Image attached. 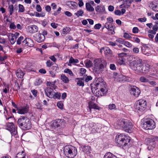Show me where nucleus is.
<instances>
[{
    "instance_id": "obj_1",
    "label": "nucleus",
    "mask_w": 158,
    "mask_h": 158,
    "mask_svg": "<svg viewBox=\"0 0 158 158\" xmlns=\"http://www.w3.org/2000/svg\"><path fill=\"white\" fill-rule=\"evenodd\" d=\"M94 63L93 72L96 74H100L102 73L107 65L106 61L102 58L95 59L94 60Z\"/></svg>"
},
{
    "instance_id": "obj_2",
    "label": "nucleus",
    "mask_w": 158,
    "mask_h": 158,
    "mask_svg": "<svg viewBox=\"0 0 158 158\" xmlns=\"http://www.w3.org/2000/svg\"><path fill=\"white\" fill-rule=\"evenodd\" d=\"M115 141L118 147H124L130 142L131 138L123 134H120L116 137Z\"/></svg>"
},
{
    "instance_id": "obj_3",
    "label": "nucleus",
    "mask_w": 158,
    "mask_h": 158,
    "mask_svg": "<svg viewBox=\"0 0 158 158\" xmlns=\"http://www.w3.org/2000/svg\"><path fill=\"white\" fill-rule=\"evenodd\" d=\"M19 127L23 130H28L31 127V122L27 117L21 116L17 121Z\"/></svg>"
},
{
    "instance_id": "obj_4",
    "label": "nucleus",
    "mask_w": 158,
    "mask_h": 158,
    "mask_svg": "<svg viewBox=\"0 0 158 158\" xmlns=\"http://www.w3.org/2000/svg\"><path fill=\"white\" fill-rule=\"evenodd\" d=\"M117 124L120 127H122L125 131L131 132L132 127V123L128 120L125 119L119 120L118 121Z\"/></svg>"
},
{
    "instance_id": "obj_5",
    "label": "nucleus",
    "mask_w": 158,
    "mask_h": 158,
    "mask_svg": "<svg viewBox=\"0 0 158 158\" xmlns=\"http://www.w3.org/2000/svg\"><path fill=\"white\" fill-rule=\"evenodd\" d=\"M64 151L65 156L69 158H74L77 153V149L71 145L66 146Z\"/></svg>"
},
{
    "instance_id": "obj_6",
    "label": "nucleus",
    "mask_w": 158,
    "mask_h": 158,
    "mask_svg": "<svg viewBox=\"0 0 158 158\" xmlns=\"http://www.w3.org/2000/svg\"><path fill=\"white\" fill-rule=\"evenodd\" d=\"M142 64V60L139 59L130 62V66L131 69L134 70L139 73H141Z\"/></svg>"
},
{
    "instance_id": "obj_7",
    "label": "nucleus",
    "mask_w": 158,
    "mask_h": 158,
    "mask_svg": "<svg viewBox=\"0 0 158 158\" xmlns=\"http://www.w3.org/2000/svg\"><path fill=\"white\" fill-rule=\"evenodd\" d=\"M142 127L147 130L153 129L156 127V123L154 120L151 118L145 119L142 124Z\"/></svg>"
},
{
    "instance_id": "obj_8",
    "label": "nucleus",
    "mask_w": 158,
    "mask_h": 158,
    "mask_svg": "<svg viewBox=\"0 0 158 158\" xmlns=\"http://www.w3.org/2000/svg\"><path fill=\"white\" fill-rule=\"evenodd\" d=\"M5 127L6 129L10 132L12 135H15L17 134V127L15 126L13 123H7Z\"/></svg>"
},
{
    "instance_id": "obj_9",
    "label": "nucleus",
    "mask_w": 158,
    "mask_h": 158,
    "mask_svg": "<svg viewBox=\"0 0 158 158\" xmlns=\"http://www.w3.org/2000/svg\"><path fill=\"white\" fill-rule=\"evenodd\" d=\"M147 106V102L143 99H140L136 102V109L142 111L146 109Z\"/></svg>"
},
{
    "instance_id": "obj_10",
    "label": "nucleus",
    "mask_w": 158,
    "mask_h": 158,
    "mask_svg": "<svg viewBox=\"0 0 158 158\" xmlns=\"http://www.w3.org/2000/svg\"><path fill=\"white\" fill-rule=\"evenodd\" d=\"M147 144L148 146V149L149 151L152 150L155 146V142L153 139L148 138L146 139Z\"/></svg>"
},
{
    "instance_id": "obj_11",
    "label": "nucleus",
    "mask_w": 158,
    "mask_h": 158,
    "mask_svg": "<svg viewBox=\"0 0 158 158\" xmlns=\"http://www.w3.org/2000/svg\"><path fill=\"white\" fill-rule=\"evenodd\" d=\"M22 44L23 47L27 46L33 47L34 45V43L31 39L29 38H26L23 41Z\"/></svg>"
},
{
    "instance_id": "obj_12",
    "label": "nucleus",
    "mask_w": 158,
    "mask_h": 158,
    "mask_svg": "<svg viewBox=\"0 0 158 158\" xmlns=\"http://www.w3.org/2000/svg\"><path fill=\"white\" fill-rule=\"evenodd\" d=\"M45 93L46 95L50 98H54L55 92L51 87H48L45 89Z\"/></svg>"
},
{
    "instance_id": "obj_13",
    "label": "nucleus",
    "mask_w": 158,
    "mask_h": 158,
    "mask_svg": "<svg viewBox=\"0 0 158 158\" xmlns=\"http://www.w3.org/2000/svg\"><path fill=\"white\" fill-rule=\"evenodd\" d=\"M131 93L135 97H137L140 94V91L139 88L135 86H134L131 89Z\"/></svg>"
},
{
    "instance_id": "obj_14",
    "label": "nucleus",
    "mask_w": 158,
    "mask_h": 158,
    "mask_svg": "<svg viewBox=\"0 0 158 158\" xmlns=\"http://www.w3.org/2000/svg\"><path fill=\"white\" fill-rule=\"evenodd\" d=\"M63 121H64L63 119H58L53 121L51 125L52 128L55 129L56 128L59 127L60 126V123L63 122Z\"/></svg>"
},
{
    "instance_id": "obj_15",
    "label": "nucleus",
    "mask_w": 158,
    "mask_h": 158,
    "mask_svg": "<svg viewBox=\"0 0 158 158\" xmlns=\"http://www.w3.org/2000/svg\"><path fill=\"white\" fill-rule=\"evenodd\" d=\"M28 29L29 32L31 33H34L38 31V28L37 26L32 25L29 26Z\"/></svg>"
},
{
    "instance_id": "obj_16",
    "label": "nucleus",
    "mask_w": 158,
    "mask_h": 158,
    "mask_svg": "<svg viewBox=\"0 0 158 158\" xmlns=\"http://www.w3.org/2000/svg\"><path fill=\"white\" fill-rule=\"evenodd\" d=\"M141 68L142 71H141L140 73H146L149 71V70L150 69V65L147 64H145L144 65L142 64V67Z\"/></svg>"
},
{
    "instance_id": "obj_17",
    "label": "nucleus",
    "mask_w": 158,
    "mask_h": 158,
    "mask_svg": "<svg viewBox=\"0 0 158 158\" xmlns=\"http://www.w3.org/2000/svg\"><path fill=\"white\" fill-rule=\"evenodd\" d=\"M152 77L148 75L146 76V77H141L139 79V81L142 83H146L149 82V80H152Z\"/></svg>"
},
{
    "instance_id": "obj_18",
    "label": "nucleus",
    "mask_w": 158,
    "mask_h": 158,
    "mask_svg": "<svg viewBox=\"0 0 158 158\" xmlns=\"http://www.w3.org/2000/svg\"><path fill=\"white\" fill-rule=\"evenodd\" d=\"M28 110L27 106H23L17 109V112L20 114H23L27 113Z\"/></svg>"
},
{
    "instance_id": "obj_19",
    "label": "nucleus",
    "mask_w": 158,
    "mask_h": 158,
    "mask_svg": "<svg viewBox=\"0 0 158 158\" xmlns=\"http://www.w3.org/2000/svg\"><path fill=\"white\" fill-rule=\"evenodd\" d=\"M96 11L99 13H103L105 12V7L102 5H98L95 8Z\"/></svg>"
},
{
    "instance_id": "obj_20",
    "label": "nucleus",
    "mask_w": 158,
    "mask_h": 158,
    "mask_svg": "<svg viewBox=\"0 0 158 158\" xmlns=\"http://www.w3.org/2000/svg\"><path fill=\"white\" fill-rule=\"evenodd\" d=\"M89 108L90 110V111H91L92 109H98V106L96 104L94 103L92 101H90L88 103Z\"/></svg>"
},
{
    "instance_id": "obj_21",
    "label": "nucleus",
    "mask_w": 158,
    "mask_h": 158,
    "mask_svg": "<svg viewBox=\"0 0 158 158\" xmlns=\"http://www.w3.org/2000/svg\"><path fill=\"white\" fill-rule=\"evenodd\" d=\"M45 39V36L41 34H39L37 38H36V41L39 43H40L44 41Z\"/></svg>"
},
{
    "instance_id": "obj_22",
    "label": "nucleus",
    "mask_w": 158,
    "mask_h": 158,
    "mask_svg": "<svg viewBox=\"0 0 158 158\" xmlns=\"http://www.w3.org/2000/svg\"><path fill=\"white\" fill-rule=\"evenodd\" d=\"M9 40L12 44H14L16 42V38L14 36L13 34H10L9 35Z\"/></svg>"
},
{
    "instance_id": "obj_23",
    "label": "nucleus",
    "mask_w": 158,
    "mask_h": 158,
    "mask_svg": "<svg viewBox=\"0 0 158 158\" xmlns=\"http://www.w3.org/2000/svg\"><path fill=\"white\" fill-rule=\"evenodd\" d=\"M95 86L96 89V90L97 91L99 89L101 88H105V86L104 84V83L102 82H100V83H97L95 84ZM97 91H96V92L97 93Z\"/></svg>"
},
{
    "instance_id": "obj_24",
    "label": "nucleus",
    "mask_w": 158,
    "mask_h": 158,
    "mask_svg": "<svg viewBox=\"0 0 158 158\" xmlns=\"http://www.w3.org/2000/svg\"><path fill=\"white\" fill-rule=\"evenodd\" d=\"M85 7L86 10L88 11L92 12L94 11V8L91 6L89 3H86Z\"/></svg>"
},
{
    "instance_id": "obj_25",
    "label": "nucleus",
    "mask_w": 158,
    "mask_h": 158,
    "mask_svg": "<svg viewBox=\"0 0 158 158\" xmlns=\"http://www.w3.org/2000/svg\"><path fill=\"white\" fill-rule=\"evenodd\" d=\"M17 77L18 78H23L25 73L21 70L18 69L16 72Z\"/></svg>"
},
{
    "instance_id": "obj_26",
    "label": "nucleus",
    "mask_w": 158,
    "mask_h": 158,
    "mask_svg": "<svg viewBox=\"0 0 158 158\" xmlns=\"http://www.w3.org/2000/svg\"><path fill=\"white\" fill-rule=\"evenodd\" d=\"M82 148V151L86 152L87 154L89 153V152L90 147L85 145H83L81 147Z\"/></svg>"
},
{
    "instance_id": "obj_27",
    "label": "nucleus",
    "mask_w": 158,
    "mask_h": 158,
    "mask_svg": "<svg viewBox=\"0 0 158 158\" xmlns=\"http://www.w3.org/2000/svg\"><path fill=\"white\" fill-rule=\"evenodd\" d=\"M105 87L101 88V89L98 90V96H103L104 95L105 91Z\"/></svg>"
},
{
    "instance_id": "obj_28",
    "label": "nucleus",
    "mask_w": 158,
    "mask_h": 158,
    "mask_svg": "<svg viewBox=\"0 0 158 158\" xmlns=\"http://www.w3.org/2000/svg\"><path fill=\"white\" fill-rule=\"evenodd\" d=\"M104 158H117V157L110 152H108L105 155Z\"/></svg>"
},
{
    "instance_id": "obj_29",
    "label": "nucleus",
    "mask_w": 158,
    "mask_h": 158,
    "mask_svg": "<svg viewBox=\"0 0 158 158\" xmlns=\"http://www.w3.org/2000/svg\"><path fill=\"white\" fill-rule=\"evenodd\" d=\"M104 51L105 54L107 55L108 54L110 55L112 54V52L110 50V49L108 47L104 48Z\"/></svg>"
},
{
    "instance_id": "obj_30",
    "label": "nucleus",
    "mask_w": 158,
    "mask_h": 158,
    "mask_svg": "<svg viewBox=\"0 0 158 158\" xmlns=\"http://www.w3.org/2000/svg\"><path fill=\"white\" fill-rule=\"evenodd\" d=\"M61 79L62 81L65 83H68L69 81V79L64 75H61Z\"/></svg>"
},
{
    "instance_id": "obj_31",
    "label": "nucleus",
    "mask_w": 158,
    "mask_h": 158,
    "mask_svg": "<svg viewBox=\"0 0 158 158\" xmlns=\"http://www.w3.org/2000/svg\"><path fill=\"white\" fill-rule=\"evenodd\" d=\"M84 13V12L83 10L81 9H80L78 10L76 13L74 14V15L77 16V17L80 16H83Z\"/></svg>"
},
{
    "instance_id": "obj_32",
    "label": "nucleus",
    "mask_w": 158,
    "mask_h": 158,
    "mask_svg": "<svg viewBox=\"0 0 158 158\" xmlns=\"http://www.w3.org/2000/svg\"><path fill=\"white\" fill-rule=\"evenodd\" d=\"M47 86L52 88L54 89H56V86L55 85L54 82H47Z\"/></svg>"
},
{
    "instance_id": "obj_33",
    "label": "nucleus",
    "mask_w": 158,
    "mask_h": 158,
    "mask_svg": "<svg viewBox=\"0 0 158 158\" xmlns=\"http://www.w3.org/2000/svg\"><path fill=\"white\" fill-rule=\"evenodd\" d=\"M15 158H25L24 152L22 151L21 152L18 153Z\"/></svg>"
},
{
    "instance_id": "obj_34",
    "label": "nucleus",
    "mask_w": 158,
    "mask_h": 158,
    "mask_svg": "<svg viewBox=\"0 0 158 158\" xmlns=\"http://www.w3.org/2000/svg\"><path fill=\"white\" fill-rule=\"evenodd\" d=\"M85 64L86 67L89 68L92 66L93 63L91 60H89L85 62Z\"/></svg>"
},
{
    "instance_id": "obj_35",
    "label": "nucleus",
    "mask_w": 158,
    "mask_h": 158,
    "mask_svg": "<svg viewBox=\"0 0 158 158\" xmlns=\"http://www.w3.org/2000/svg\"><path fill=\"white\" fill-rule=\"evenodd\" d=\"M70 28L69 27H66L63 29L62 33L64 34H67L70 31Z\"/></svg>"
},
{
    "instance_id": "obj_36",
    "label": "nucleus",
    "mask_w": 158,
    "mask_h": 158,
    "mask_svg": "<svg viewBox=\"0 0 158 158\" xmlns=\"http://www.w3.org/2000/svg\"><path fill=\"white\" fill-rule=\"evenodd\" d=\"M64 72L68 73L71 76H73V73L72 71L69 69H66L64 70Z\"/></svg>"
},
{
    "instance_id": "obj_37",
    "label": "nucleus",
    "mask_w": 158,
    "mask_h": 158,
    "mask_svg": "<svg viewBox=\"0 0 158 158\" xmlns=\"http://www.w3.org/2000/svg\"><path fill=\"white\" fill-rule=\"evenodd\" d=\"M8 9H9V11L10 12V15H12L13 13L14 7L13 5H11L9 6Z\"/></svg>"
},
{
    "instance_id": "obj_38",
    "label": "nucleus",
    "mask_w": 158,
    "mask_h": 158,
    "mask_svg": "<svg viewBox=\"0 0 158 158\" xmlns=\"http://www.w3.org/2000/svg\"><path fill=\"white\" fill-rule=\"evenodd\" d=\"M125 46L127 47L130 48L132 46V45L129 42L127 41H124L123 44Z\"/></svg>"
},
{
    "instance_id": "obj_39",
    "label": "nucleus",
    "mask_w": 158,
    "mask_h": 158,
    "mask_svg": "<svg viewBox=\"0 0 158 158\" xmlns=\"http://www.w3.org/2000/svg\"><path fill=\"white\" fill-rule=\"evenodd\" d=\"M54 98H52L54 99H59L60 98L61 96L60 93L57 92L55 93V92L54 94Z\"/></svg>"
},
{
    "instance_id": "obj_40",
    "label": "nucleus",
    "mask_w": 158,
    "mask_h": 158,
    "mask_svg": "<svg viewBox=\"0 0 158 158\" xmlns=\"http://www.w3.org/2000/svg\"><path fill=\"white\" fill-rule=\"evenodd\" d=\"M69 59L71 61L72 64L77 63L79 62V60L77 59H74L72 56Z\"/></svg>"
},
{
    "instance_id": "obj_41",
    "label": "nucleus",
    "mask_w": 158,
    "mask_h": 158,
    "mask_svg": "<svg viewBox=\"0 0 158 158\" xmlns=\"http://www.w3.org/2000/svg\"><path fill=\"white\" fill-rule=\"evenodd\" d=\"M108 30L110 31V33L111 35H113L114 34L115 32L113 26L112 25H111L110 26V27L109 28Z\"/></svg>"
},
{
    "instance_id": "obj_42",
    "label": "nucleus",
    "mask_w": 158,
    "mask_h": 158,
    "mask_svg": "<svg viewBox=\"0 0 158 158\" xmlns=\"http://www.w3.org/2000/svg\"><path fill=\"white\" fill-rule=\"evenodd\" d=\"M19 12H23L24 11V8L23 6L21 4L19 5Z\"/></svg>"
},
{
    "instance_id": "obj_43",
    "label": "nucleus",
    "mask_w": 158,
    "mask_h": 158,
    "mask_svg": "<svg viewBox=\"0 0 158 158\" xmlns=\"http://www.w3.org/2000/svg\"><path fill=\"white\" fill-rule=\"evenodd\" d=\"M78 81L77 82V85L79 86H83L84 85V81H81L79 80H77Z\"/></svg>"
},
{
    "instance_id": "obj_44",
    "label": "nucleus",
    "mask_w": 158,
    "mask_h": 158,
    "mask_svg": "<svg viewBox=\"0 0 158 158\" xmlns=\"http://www.w3.org/2000/svg\"><path fill=\"white\" fill-rule=\"evenodd\" d=\"M23 40V37L21 36L18 38L17 41V44L18 45H20L21 44V42Z\"/></svg>"
},
{
    "instance_id": "obj_45",
    "label": "nucleus",
    "mask_w": 158,
    "mask_h": 158,
    "mask_svg": "<svg viewBox=\"0 0 158 158\" xmlns=\"http://www.w3.org/2000/svg\"><path fill=\"white\" fill-rule=\"evenodd\" d=\"M57 106L59 108H60L61 109H62L63 108V103L61 102L60 101L58 102L57 103Z\"/></svg>"
},
{
    "instance_id": "obj_46",
    "label": "nucleus",
    "mask_w": 158,
    "mask_h": 158,
    "mask_svg": "<svg viewBox=\"0 0 158 158\" xmlns=\"http://www.w3.org/2000/svg\"><path fill=\"white\" fill-rule=\"evenodd\" d=\"M118 63L120 64H125V62L123 58H120L118 60Z\"/></svg>"
},
{
    "instance_id": "obj_47",
    "label": "nucleus",
    "mask_w": 158,
    "mask_h": 158,
    "mask_svg": "<svg viewBox=\"0 0 158 158\" xmlns=\"http://www.w3.org/2000/svg\"><path fill=\"white\" fill-rule=\"evenodd\" d=\"M116 42L117 43L123 44L124 40L122 38H118L116 40Z\"/></svg>"
},
{
    "instance_id": "obj_48",
    "label": "nucleus",
    "mask_w": 158,
    "mask_h": 158,
    "mask_svg": "<svg viewBox=\"0 0 158 158\" xmlns=\"http://www.w3.org/2000/svg\"><path fill=\"white\" fill-rule=\"evenodd\" d=\"M123 37L125 38L128 39L131 38L132 37L128 34L127 33H125L124 34Z\"/></svg>"
},
{
    "instance_id": "obj_49",
    "label": "nucleus",
    "mask_w": 158,
    "mask_h": 158,
    "mask_svg": "<svg viewBox=\"0 0 158 158\" xmlns=\"http://www.w3.org/2000/svg\"><path fill=\"white\" fill-rule=\"evenodd\" d=\"M138 20L140 22H144L147 21V19L145 17L140 18L138 19Z\"/></svg>"
},
{
    "instance_id": "obj_50",
    "label": "nucleus",
    "mask_w": 158,
    "mask_h": 158,
    "mask_svg": "<svg viewBox=\"0 0 158 158\" xmlns=\"http://www.w3.org/2000/svg\"><path fill=\"white\" fill-rule=\"evenodd\" d=\"M36 10L37 12H40L42 11V8L40 5L37 4L36 5Z\"/></svg>"
},
{
    "instance_id": "obj_51",
    "label": "nucleus",
    "mask_w": 158,
    "mask_h": 158,
    "mask_svg": "<svg viewBox=\"0 0 158 158\" xmlns=\"http://www.w3.org/2000/svg\"><path fill=\"white\" fill-rule=\"evenodd\" d=\"M42 83V81L40 79H38L36 81L35 84L37 85H39Z\"/></svg>"
},
{
    "instance_id": "obj_52",
    "label": "nucleus",
    "mask_w": 158,
    "mask_h": 158,
    "mask_svg": "<svg viewBox=\"0 0 158 158\" xmlns=\"http://www.w3.org/2000/svg\"><path fill=\"white\" fill-rule=\"evenodd\" d=\"M148 83L150 85L152 86H156L157 85V83L155 81H150V80H149V82Z\"/></svg>"
},
{
    "instance_id": "obj_53",
    "label": "nucleus",
    "mask_w": 158,
    "mask_h": 158,
    "mask_svg": "<svg viewBox=\"0 0 158 158\" xmlns=\"http://www.w3.org/2000/svg\"><path fill=\"white\" fill-rule=\"evenodd\" d=\"M86 70L85 69L81 68L80 69V73L82 75H83L86 73Z\"/></svg>"
},
{
    "instance_id": "obj_54",
    "label": "nucleus",
    "mask_w": 158,
    "mask_h": 158,
    "mask_svg": "<svg viewBox=\"0 0 158 158\" xmlns=\"http://www.w3.org/2000/svg\"><path fill=\"white\" fill-rule=\"evenodd\" d=\"M58 69L59 68L57 66H53L52 67V70L56 73L58 70Z\"/></svg>"
},
{
    "instance_id": "obj_55",
    "label": "nucleus",
    "mask_w": 158,
    "mask_h": 158,
    "mask_svg": "<svg viewBox=\"0 0 158 158\" xmlns=\"http://www.w3.org/2000/svg\"><path fill=\"white\" fill-rule=\"evenodd\" d=\"M106 20L109 23H111L114 21V20L113 18L111 17H109L108 18H107Z\"/></svg>"
},
{
    "instance_id": "obj_56",
    "label": "nucleus",
    "mask_w": 158,
    "mask_h": 158,
    "mask_svg": "<svg viewBox=\"0 0 158 158\" xmlns=\"http://www.w3.org/2000/svg\"><path fill=\"white\" fill-rule=\"evenodd\" d=\"M92 77L90 76H87L85 78V81L86 82H88L89 81L92 80Z\"/></svg>"
},
{
    "instance_id": "obj_57",
    "label": "nucleus",
    "mask_w": 158,
    "mask_h": 158,
    "mask_svg": "<svg viewBox=\"0 0 158 158\" xmlns=\"http://www.w3.org/2000/svg\"><path fill=\"white\" fill-rule=\"evenodd\" d=\"M136 43H139L140 42V40L136 37H134L131 38Z\"/></svg>"
},
{
    "instance_id": "obj_58",
    "label": "nucleus",
    "mask_w": 158,
    "mask_h": 158,
    "mask_svg": "<svg viewBox=\"0 0 158 158\" xmlns=\"http://www.w3.org/2000/svg\"><path fill=\"white\" fill-rule=\"evenodd\" d=\"M102 25L100 23H98L96 24L94 27V28L96 29H99L101 27Z\"/></svg>"
},
{
    "instance_id": "obj_59",
    "label": "nucleus",
    "mask_w": 158,
    "mask_h": 158,
    "mask_svg": "<svg viewBox=\"0 0 158 158\" xmlns=\"http://www.w3.org/2000/svg\"><path fill=\"white\" fill-rule=\"evenodd\" d=\"M133 51L134 53L135 54L138 53L139 52V49L136 47L134 48L133 49Z\"/></svg>"
},
{
    "instance_id": "obj_60",
    "label": "nucleus",
    "mask_w": 158,
    "mask_h": 158,
    "mask_svg": "<svg viewBox=\"0 0 158 158\" xmlns=\"http://www.w3.org/2000/svg\"><path fill=\"white\" fill-rule=\"evenodd\" d=\"M110 110H113L114 109L116 108V106L115 104H110L108 106Z\"/></svg>"
},
{
    "instance_id": "obj_61",
    "label": "nucleus",
    "mask_w": 158,
    "mask_h": 158,
    "mask_svg": "<svg viewBox=\"0 0 158 158\" xmlns=\"http://www.w3.org/2000/svg\"><path fill=\"white\" fill-rule=\"evenodd\" d=\"M139 32V29L137 27H134L132 29V32L133 33H138Z\"/></svg>"
},
{
    "instance_id": "obj_62",
    "label": "nucleus",
    "mask_w": 158,
    "mask_h": 158,
    "mask_svg": "<svg viewBox=\"0 0 158 158\" xmlns=\"http://www.w3.org/2000/svg\"><path fill=\"white\" fill-rule=\"evenodd\" d=\"M112 25L108 22L104 24V27L107 29L110 27V26Z\"/></svg>"
},
{
    "instance_id": "obj_63",
    "label": "nucleus",
    "mask_w": 158,
    "mask_h": 158,
    "mask_svg": "<svg viewBox=\"0 0 158 158\" xmlns=\"http://www.w3.org/2000/svg\"><path fill=\"white\" fill-rule=\"evenodd\" d=\"M46 64L48 67H50L52 64V63L50 60H49L47 61Z\"/></svg>"
},
{
    "instance_id": "obj_64",
    "label": "nucleus",
    "mask_w": 158,
    "mask_h": 158,
    "mask_svg": "<svg viewBox=\"0 0 158 158\" xmlns=\"http://www.w3.org/2000/svg\"><path fill=\"white\" fill-rule=\"evenodd\" d=\"M10 29H15L16 28V27L14 23H11L10 25Z\"/></svg>"
}]
</instances>
